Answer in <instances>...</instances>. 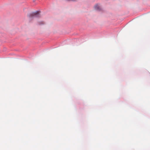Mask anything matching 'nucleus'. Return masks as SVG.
Wrapping results in <instances>:
<instances>
[{
  "instance_id": "nucleus-2",
  "label": "nucleus",
  "mask_w": 150,
  "mask_h": 150,
  "mask_svg": "<svg viewBox=\"0 0 150 150\" xmlns=\"http://www.w3.org/2000/svg\"><path fill=\"white\" fill-rule=\"evenodd\" d=\"M94 9L98 11H101L102 10L101 7L100 6V4H98L95 5Z\"/></svg>"
},
{
  "instance_id": "nucleus-3",
  "label": "nucleus",
  "mask_w": 150,
  "mask_h": 150,
  "mask_svg": "<svg viewBox=\"0 0 150 150\" xmlns=\"http://www.w3.org/2000/svg\"><path fill=\"white\" fill-rule=\"evenodd\" d=\"M66 0L67 1H76V0Z\"/></svg>"
},
{
  "instance_id": "nucleus-1",
  "label": "nucleus",
  "mask_w": 150,
  "mask_h": 150,
  "mask_svg": "<svg viewBox=\"0 0 150 150\" xmlns=\"http://www.w3.org/2000/svg\"><path fill=\"white\" fill-rule=\"evenodd\" d=\"M28 16L30 19L34 18H39L41 17L39 11H37L35 12L30 13L28 14Z\"/></svg>"
}]
</instances>
